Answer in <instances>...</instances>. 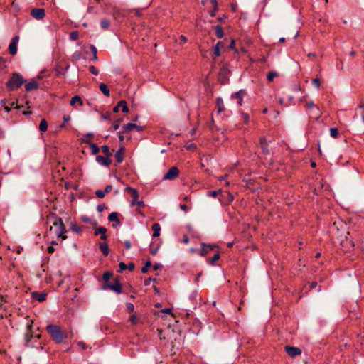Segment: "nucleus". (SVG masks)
Segmentation results:
<instances>
[{"label": "nucleus", "mask_w": 364, "mask_h": 364, "mask_svg": "<svg viewBox=\"0 0 364 364\" xmlns=\"http://www.w3.org/2000/svg\"><path fill=\"white\" fill-rule=\"evenodd\" d=\"M46 329L51 338L58 344L63 343L64 339L68 337L67 332L58 325H48Z\"/></svg>", "instance_id": "nucleus-1"}, {"label": "nucleus", "mask_w": 364, "mask_h": 364, "mask_svg": "<svg viewBox=\"0 0 364 364\" xmlns=\"http://www.w3.org/2000/svg\"><path fill=\"white\" fill-rule=\"evenodd\" d=\"M47 218L48 220L55 228L56 235L58 237H61L63 240H65L67 236L65 234L67 231L62 218L57 216L55 213H50Z\"/></svg>", "instance_id": "nucleus-2"}, {"label": "nucleus", "mask_w": 364, "mask_h": 364, "mask_svg": "<svg viewBox=\"0 0 364 364\" xmlns=\"http://www.w3.org/2000/svg\"><path fill=\"white\" fill-rule=\"evenodd\" d=\"M22 75L18 73H14L10 79L6 82V86L9 91L18 89L24 82Z\"/></svg>", "instance_id": "nucleus-3"}, {"label": "nucleus", "mask_w": 364, "mask_h": 364, "mask_svg": "<svg viewBox=\"0 0 364 364\" xmlns=\"http://www.w3.org/2000/svg\"><path fill=\"white\" fill-rule=\"evenodd\" d=\"M179 175V170L176 166L171 167L166 173L164 176V180H173L177 178Z\"/></svg>", "instance_id": "nucleus-4"}, {"label": "nucleus", "mask_w": 364, "mask_h": 364, "mask_svg": "<svg viewBox=\"0 0 364 364\" xmlns=\"http://www.w3.org/2000/svg\"><path fill=\"white\" fill-rule=\"evenodd\" d=\"M104 288L110 289L117 294H120L122 292V284L118 279H115L114 282L112 284H105Z\"/></svg>", "instance_id": "nucleus-5"}, {"label": "nucleus", "mask_w": 364, "mask_h": 364, "mask_svg": "<svg viewBox=\"0 0 364 364\" xmlns=\"http://www.w3.org/2000/svg\"><path fill=\"white\" fill-rule=\"evenodd\" d=\"M216 245H206L205 243L201 244V248L199 250V255L202 257L205 256L209 252L213 251L215 248H218Z\"/></svg>", "instance_id": "nucleus-6"}, {"label": "nucleus", "mask_w": 364, "mask_h": 364, "mask_svg": "<svg viewBox=\"0 0 364 364\" xmlns=\"http://www.w3.org/2000/svg\"><path fill=\"white\" fill-rule=\"evenodd\" d=\"M123 133L129 132L135 129L138 132H141L144 129V127L136 125L134 123H127V124H124L123 127Z\"/></svg>", "instance_id": "nucleus-7"}, {"label": "nucleus", "mask_w": 364, "mask_h": 364, "mask_svg": "<svg viewBox=\"0 0 364 364\" xmlns=\"http://www.w3.org/2000/svg\"><path fill=\"white\" fill-rule=\"evenodd\" d=\"M285 351L291 358H295L301 353V350L299 348L290 346H285Z\"/></svg>", "instance_id": "nucleus-8"}, {"label": "nucleus", "mask_w": 364, "mask_h": 364, "mask_svg": "<svg viewBox=\"0 0 364 364\" xmlns=\"http://www.w3.org/2000/svg\"><path fill=\"white\" fill-rule=\"evenodd\" d=\"M19 41V36H16L12 39L9 46V53L11 55H15L17 53V44Z\"/></svg>", "instance_id": "nucleus-9"}, {"label": "nucleus", "mask_w": 364, "mask_h": 364, "mask_svg": "<svg viewBox=\"0 0 364 364\" xmlns=\"http://www.w3.org/2000/svg\"><path fill=\"white\" fill-rule=\"evenodd\" d=\"M358 117H360L361 122L364 124V101H361L360 105L355 108L353 119H356Z\"/></svg>", "instance_id": "nucleus-10"}, {"label": "nucleus", "mask_w": 364, "mask_h": 364, "mask_svg": "<svg viewBox=\"0 0 364 364\" xmlns=\"http://www.w3.org/2000/svg\"><path fill=\"white\" fill-rule=\"evenodd\" d=\"M31 15L33 18L41 20L45 17L46 13L43 9L36 8L31 10Z\"/></svg>", "instance_id": "nucleus-11"}, {"label": "nucleus", "mask_w": 364, "mask_h": 364, "mask_svg": "<svg viewBox=\"0 0 364 364\" xmlns=\"http://www.w3.org/2000/svg\"><path fill=\"white\" fill-rule=\"evenodd\" d=\"M96 161L102 166H109L112 164V161L108 156H97Z\"/></svg>", "instance_id": "nucleus-12"}, {"label": "nucleus", "mask_w": 364, "mask_h": 364, "mask_svg": "<svg viewBox=\"0 0 364 364\" xmlns=\"http://www.w3.org/2000/svg\"><path fill=\"white\" fill-rule=\"evenodd\" d=\"M245 94V91L244 90H240L238 92H236L233 95H232V98L237 100V104L240 106L242 104L243 96Z\"/></svg>", "instance_id": "nucleus-13"}, {"label": "nucleus", "mask_w": 364, "mask_h": 364, "mask_svg": "<svg viewBox=\"0 0 364 364\" xmlns=\"http://www.w3.org/2000/svg\"><path fill=\"white\" fill-rule=\"evenodd\" d=\"M261 149L262 150V153L264 154H269V146L267 144V141L264 137H260L259 140Z\"/></svg>", "instance_id": "nucleus-14"}, {"label": "nucleus", "mask_w": 364, "mask_h": 364, "mask_svg": "<svg viewBox=\"0 0 364 364\" xmlns=\"http://www.w3.org/2000/svg\"><path fill=\"white\" fill-rule=\"evenodd\" d=\"M125 149L124 146H121L115 153L114 157L117 164H121L124 160V153Z\"/></svg>", "instance_id": "nucleus-15"}, {"label": "nucleus", "mask_w": 364, "mask_h": 364, "mask_svg": "<svg viewBox=\"0 0 364 364\" xmlns=\"http://www.w3.org/2000/svg\"><path fill=\"white\" fill-rule=\"evenodd\" d=\"M126 191L132 193V205H135V203L139 198V193L136 189L132 188V187H127L126 188Z\"/></svg>", "instance_id": "nucleus-16"}, {"label": "nucleus", "mask_w": 364, "mask_h": 364, "mask_svg": "<svg viewBox=\"0 0 364 364\" xmlns=\"http://www.w3.org/2000/svg\"><path fill=\"white\" fill-rule=\"evenodd\" d=\"M82 141L90 145L92 154H97L100 151L98 146L96 144L91 142L89 139H82Z\"/></svg>", "instance_id": "nucleus-17"}, {"label": "nucleus", "mask_w": 364, "mask_h": 364, "mask_svg": "<svg viewBox=\"0 0 364 364\" xmlns=\"http://www.w3.org/2000/svg\"><path fill=\"white\" fill-rule=\"evenodd\" d=\"M224 48V44L223 42L221 41H219L216 43V45L214 47V50H213V60L215 59L216 57H218L220 55V49L223 48Z\"/></svg>", "instance_id": "nucleus-18"}, {"label": "nucleus", "mask_w": 364, "mask_h": 364, "mask_svg": "<svg viewBox=\"0 0 364 364\" xmlns=\"http://www.w3.org/2000/svg\"><path fill=\"white\" fill-rule=\"evenodd\" d=\"M38 87V83L32 80L31 82L25 84V90L26 92L37 90Z\"/></svg>", "instance_id": "nucleus-19"}, {"label": "nucleus", "mask_w": 364, "mask_h": 364, "mask_svg": "<svg viewBox=\"0 0 364 364\" xmlns=\"http://www.w3.org/2000/svg\"><path fill=\"white\" fill-rule=\"evenodd\" d=\"M99 248H100V251L102 252V253L105 256H107L109 255V246H108L107 243H106V242H100L99 244Z\"/></svg>", "instance_id": "nucleus-20"}, {"label": "nucleus", "mask_w": 364, "mask_h": 364, "mask_svg": "<svg viewBox=\"0 0 364 364\" xmlns=\"http://www.w3.org/2000/svg\"><path fill=\"white\" fill-rule=\"evenodd\" d=\"M216 107L218 109V113H220L225 109L223 100L221 97H218L216 99Z\"/></svg>", "instance_id": "nucleus-21"}, {"label": "nucleus", "mask_w": 364, "mask_h": 364, "mask_svg": "<svg viewBox=\"0 0 364 364\" xmlns=\"http://www.w3.org/2000/svg\"><path fill=\"white\" fill-rule=\"evenodd\" d=\"M33 296L39 302H43L46 299V294L45 293L33 292Z\"/></svg>", "instance_id": "nucleus-22"}, {"label": "nucleus", "mask_w": 364, "mask_h": 364, "mask_svg": "<svg viewBox=\"0 0 364 364\" xmlns=\"http://www.w3.org/2000/svg\"><path fill=\"white\" fill-rule=\"evenodd\" d=\"M152 230L154 232L153 237H156L160 235L161 226L159 223H154L151 226Z\"/></svg>", "instance_id": "nucleus-23"}, {"label": "nucleus", "mask_w": 364, "mask_h": 364, "mask_svg": "<svg viewBox=\"0 0 364 364\" xmlns=\"http://www.w3.org/2000/svg\"><path fill=\"white\" fill-rule=\"evenodd\" d=\"M76 103H78L80 106L83 105V102L79 95H75L70 100V104L71 106H74Z\"/></svg>", "instance_id": "nucleus-24"}, {"label": "nucleus", "mask_w": 364, "mask_h": 364, "mask_svg": "<svg viewBox=\"0 0 364 364\" xmlns=\"http://www.w3.org/2000/svg\"><path fill=\"white\" fill-rule=\"evenodd\" d=\"M108 220L111 222H115L117 225H120V220L118 218V213L117 212L111 213L108 216Z\"/></svg>", "instance_id": "nucleus-25"}, {"label": "nucleus", "mask_w": 364, "mask_h": 364, "mask_svg": "<svg viewBox=\"0 0 364 364\" xmlns=\"http://www.w3.org/2000/svg\"><path fill=\"white\" fill-rule=\"evenodd\" d=\"M159 249V245L155 244L154 242H151L149 246V250L150 253L152 255H156L158 252V250Z\"/></svg>", "instance_id": "nucleus-26"}, {"label": "nucleus", "mask_w": 364, "mask_h": 364, "mask_svg": "<svg viewBox=\"0 0 364 364\" xmlns=\"http://www.w3.org/2000/svg\"><path fill=\"white\" fill-rule=\"evenodd\" d=\"M100 91L106 96V97H109L110 95V92H109V88L107 87V86L105 84V83H101L100 85Z\"/></svg>", "instance_id": "nucleus-27"}, {"label": "nucleus", "mask_w": 364, "mask_h": 364, "mask_svg": "<svg viewBox=\"0 0 364 364\" xmlns=\"http://www.w3.org/2000/svg\"><path fill=\"white\" fill-rule=\"evenodd\" d=\"M215 35L218 38H221L223 37L224 36V32H223V29L222 28L221 26L220 25H217L215 27Z\"/></svg>", "instance_id": "nucleus-28"}, {"label": "nucleus", "mask_w": 364, "mask_h": 364, "mask_svg": "<svg viewBox=\"0 0 364 364\" xmlns=\"http://www.w3.org/2000/svg\"><path fill=\"white\" fill-rule=\"evenodd\" d=\"M220 254L219 253H216L213 255V257L209 258L207 259V262L212 265V266H214L215 265V263L216 261H218L219 259H220Z\"/></svg>", "instance_id": "nucleus-29"}, {"label": "nucleus", "mask_w": 364, "mask_h": 364, "mask_svg": "<svg viewBox=\"0 0 364 364\" xmlns=\"http://www.w3.org/2000/svg\"><path fill=\"white\" fill-rule=\"evenodd\" d=\"M117 104L118 107L122 108L123 112L126 113L129 111V108L125 100H120Z\"/></svg>", "instance_id": "nucleus-30"}, {"label": "nucleus", "mask_w": 364, "mask_h": 364, "mask_svg": "<svg viewBox=\"0 0 364 364\" xmlns=\"http://www.w3.org/2000/svg\"><path fill=\"white\" fill-rule=\"evenodd\" d=\"M39 129L42 132H46L48 129V122L45 119H41L39 124Z\"/></svg>", "instance_id": "nucleus-31"}, {"label": "nucleus", "mask_w": 364, "mask_h": 364, "mask_svg": "<svg viewBox=\"0 0 364 364\" xmlns=\"http://www.w3.org/2000/svg\"><path fill=\"white\" fill-rule=\"evenodd\" d=\"M278 73H277L276 71H270L268 73L267 75V79L269 82H272L274 78L278 77Z\"/></svg>", "instance_id": "nucleus-32"}, {"label": "nucleus", "mask_w": 364, "mask_h": 364, "mask_svg": "<svg viewBox=\"0 0 364 364\" xmlns=\"http://www.w3.org/2000/svg\"><path fill=\"white\" fill-rule=\"evenodd\" d=\"M70 229L76 233H80L82 231V228L75 223L71 224Z\"/></svg>", "instance_id": "nucleus-33"}, {"label": "nucleus", "mask_w": 364, "mask_h": 364, "mask_svg": "<svg viewBox=\"0 0 364 364\" xmlns=\"http://www.w3.org/2000/svg\"><path fill=\"white\" fill-rule=\"evenodd\" d=\"M101 149L105 156L110 157L112 155V152L109 151V146H107V145H103L101 147Z\"/></svg>", "instance_id": "nucleus-34"}, {"label": "nucleus", "mask_w": 364, "mask_h": 364, "mask_svg": "<svg viewBox=\"0 0 364 364\" xmlns=\"http://www.w3.org/2000/svg\"><path fill=\"white\" fill-rule=\"evenodd\" d=\"M109 25H110V21L108 19L105 18L100 21V26L104 30L107 29L109 28Z\"/></svg>", "instance_id": "nucleus-35"}, {"label": "nucleus", "mask_w": 364, "mask_h": 364, "mask_svg": "<svg viewBox=\"0 0 364 364\" xmlns=\"http://www.w3.org/2000/svg\"><path fill=\"white\" fill-rule=\"evenodd\" d=\"M113 274L112 272L107 271L102 275V279L105 280V284H109V279L112 277Z\"/></svg>", "instance_id": "nucleus-36"}, {"label": "nucleus", "mask_w": 364, "mask_h": 364, "mask_svg": "<svg viewBox=\"0 0 364 364\" xmlns=\"http://www.w3.org/2000/svg\"><path fill=\"white\" fill-rule=\"evenodd\" d=\"M103 233H107V228L105 227H100L95 229L94 235L97 236L98 235H102Z\"/></svg>", "instance_id": "nucleus-37"}, {"label": "nucleus", "mask_w": 364, "mask_h": 364, "mask_svg": "<svg viewBox=\"0 0 364 364\" xmlns=\"http://www.w3.org/2000/svg\"><path fill=\"white\" fill-rule=\"evenodd\" d=\"M339 134V132H338V130L337 128H335V127H332L330 129V135L333 137V138H336L338 137Z\"/></svg>", "instance_id": "nucleus-38"}, {"label": "nucleus", "mask_w": 364, "mask_h": 364, "mask_svg": "<svg viewBox=\"0 0 364 364\" xmlns=\"http://www.w3.org/2000/svg\"><path fill=\"white\" fill-rule=\"evenodd\" d=\"M306 107L307 109L315 108L318 112H319L318 107L314 103L313 101H309L306 103Z\"/></svg>", "instance_id": "nucleus-39"}, {"label": "nucleus", "mask_w": 364, "mask_h": 364, "mask_svg": "<svg viewBox=\"0 0 364 364\" xmlns=\"http://www.w3.org/2000/svg\"><path fill=\"white\" fill-rule=\"evenodd\" d=\"M9 106L11 107V109H20L22 107H23V105H18L17 101L11 102Z\"/></svg>", "instance_id": "nucleus-40"}, {"label": "nucleus", "mask_w": 364, "mask_h": 364, "mask_svg": "<svg viewBox=\"0 0 364 364\" xmlns=\"http://www.w3.org/2000/svg\"><path fill=\"white\" fill-rule=\"evenodd\" d=\"M90 50H91V51L92 53V55H93L92 59H93V60H97V50L96 47L92 45L90 46Z\"/></svg>", "instance_id": "nucleus-41"}, {"label": "nucleus", "mask_w": 364, "mask_h": 364, "mask_svg": "<svg viewBox=\"0 0 364 364\" xmlns=\"http://www.w3.org/2000/svg\"><path fill=\"white\" fill-rule=\"evenodd\" d=\"M151 266V261L148 260L144 266L141 268V272L143 273H146L148 272V269Z\"/></svg>", "instance_id": "nucleus-42"}, {"label": "nucleus", "mask_w": 364, "mask_h": 364, "mask_svg": "<svg viewBox=\"0 0 364 364\" xmlns=\"http://www.w3.org/2000/svg\"><path fill=\"white\" fill-rule=\"evenodd\" d=\"M7 68L6 64V60L2 57H0V70H4Z\"/></svg>", "instance_id": "nucleus-43"}, {"label": "nucleus", "mask_w": 364, "mask_h": 364, "mask_svg": "<svg viewBox=\"0 0 364 364\" xmlns=\"http://www.w3.org/2000/svg\"><path fill=\"white\" fill-rule=\"evenodd\" d=\"M79 37L78 31H73L70 34V38L72 41H76Z\"/></svg>", "instance_id": "nucleus-44"}, {"label": "nucleus", "mask_w": 364, "mask_h": 364, "mask_svg": "<svg viewBox=\"0 0 364 364\" xmlns=\"http://www.w3.org/2000/svg\"><path fill=\"white\" fill-rule=\"evenodd\" d=\"M89 70L94 75H97L99 74V70L94 65H90L89 67Z\"/></svg>", "instance_id": "nucleus-45"}, {"label": "nucleus", "mask_w": 364, "mask_h": 364, "mask_svg": "<svg viewBox=\"0 0 364 364\" xmlns=\"http://www.w3.org/2000/svg\"><path fill=\"white\" fill-rule=\"evenodd\" d=\"M95 196L97 198H103L105 197V192L104 191H102V190H97L95 191Z\"/></svg>", "instance_id": "nucleus-46"}, {"label": "nucleus", "mask_w": 364, "mask_h": 364, "mask_svg": "<svg viewBox=\"0 0 364 364\" xmlns=\"http://www.w3.org/2000/svg\"><path fill=\"white\" fill-rule=\"evenodd\" d=\"M241 117L245 124L249 122L250 116L247 113L242 112Z\"/></svg>", "instance_id": "nucleus-47"}, {"label": "nucleus", "mask_w": 364, "mask_h": 364, "mask_svg": "<svg viewBox=\"0 0 364 364\" xmlns=\"http://www.w3.org/2000/svg\"><path fill=\"white\" fill-rule=\"evenodd\" d=\"M312 83H313V85L314 86L316 87L317 89H319V87L321 86V82H320V79L319 78H314V79H313Z\"/></svg>", "instance_id": "nucleus-48"}, {"label": "nucleus", "mask_w": 364, "mask_h": 364, "mask_svg": "<svg viewBox=\"0 0 364 364\" xmlns=\"http://www.w3.org/2000/svg\"><path fill=\"white\" fill-rule=\"evenodd\" d=\"M126 307H127V310L129 312H133L134 310V306L132 303H127V305H126Z\"/></svg>", "instance_id": "nucleus-49"}, {"label": "nucleus", "mask_w": 364, "mask_h": 364, "mask_svg": "<svg viewBox=\"0 0 364 364\" xmlns=\"http://www.w3.org/2000/svg\"><path fill=\"white\" fill-rule=\"evenodd\" d=\"M129 320H130V321L132 322V324H136L137 323V316H136V313L132 314L130 316Z\"/></svg>", "instance_id": "nucleus-50"}, {"label": "nucleus", "mask_w": 364, "mask_h": 364, "mask_svg": "<svg viewBox=\"0 0 364 364\" xmlns=\"http://www.w3.org/2000/svg\"><path fill=\"white\" fill-rule=\"evenodd\" d=\"M119 272H122L125 269H127V264L123 262H121L119 264Z\"/></svg>", "instance_id": "nucleus-51"}, {"label": "nucleus", "mask_w": 364, "mask_h": 364, "mask_svg": "<svg viewBox=\"0 0 364 364\" xmlns=\"http://www.w3.org/2000/svg\"><path fill=\"white\" fill-rule=\"evenodd\" d=\"M218 194V192L217 191H212L207 193L208 196H210L213 198H215Z\"/></svg>", "instance_id": "nucleus-52"}, {"label": "nucleus", "mask_w": 364, "mask_h": 364, "mask_svg": "<svg viewBox=\"0 0 364 364\" xmlns=\"http://www.w3.org/2000/svg\"><path fill=\"white\" fill-rule=\"evenodd\" d=\"M101 117L104 119H110L111 118V113L110 112H105L101 115Z\"/></svg>", "instance_id": "nucleus-53"}, {"label": "nucleus", "mask_w": 364, "mask_h": 364, "mask_svg": "<svg viewBox=\"0 0 364 364\" xmlns=\"http://www.w3.org/2000/svg\"><path fill=\"white\" fill-rule=\"evenodd\" d=\"M6 302H7L6 296L0 295V306H2Z\"/></svg>", "instance_id": "nucleus-54"}, {"label": "nucleus", "mask_w": 364, "mask_h": 364, "mask_svg": "<svg viewBox=\"0 0 364 364\" xmlns=\"http://www.w3.org/2000/svg\"><path fill=\"white\" fill-rule=\"evenodd\" d=\"M135 268V264L134 262H129L127 265V269H129V271H133Z\"/></svg>", "instance_id": "nucleus-55"}, {"label": "nucleus", "mask_w": 364, "mask_h": 364, "mask_svg": "<svg viewBox=\"0 0 364 364\" xmlns=\"http://www.w3.org/2000/svg\"><path fill=\"white\" fill-rule=\"evenodd\" d=\"M121 119H118L117 121H115L114 122V124H113V129L114 130H117L119 128V122H120Z\"/></svg>", "instance_id": "nucleus-56"}, {"label": "nucleus", "mask_w": 364, "mask_h": 364, "mask_svg": "<svg viewBox=\"0 0 364 364\" xmlns=\"http://www.w3.org/2000/svg\"><path fill=\"white\" fill-rule=\"evenodd\" d=\"M153 281V282H155L156 281V279L154 278H151V277H149V279H145L144 280V285L145 286H149L150 284V282Z\"/></svg>", "instance_id": "nucleus-57"}, {"label": "nucleus", "mask_w": 364, "mask_h": 364, "mask_svg": "<svg viewBox=\"0 0 364 364\" xmlns=\"http://www.w3.org/2000/svg\"><path fill=\"white\" fill-rule=\"evenodd\" d=\"M105 208V205L104 204L98 205L97 207V210L100 213L103 212Z\"/></svg>", "instance_id": "nucleus-58"}, {"label": "nucleus", "mask_w": 364, "mask_h": 364, "mask_svg": "<svg viewBox=\"0 0 364 364\" xmlns=\"http://www.w3.org/2000/svg\"><path fill=\"white\" fill-rule=\"evenodd\" d=\"M77 346H80L83 350L87 348V346L83 341H78Z\"/></svg>", "instance_id": "nucleus-59"}, {"label": "nucleus", "mask_w": 364, "mask_h": 364, "mask_svg": "<svg viewBox=\"0 0 364 364\" xmlns=\"http://www.w3.org/2000/svg\"><path fill=\"white\" fill-rule=\"evenodd\" d=\"M124 247H125L127 250H129V249L131 248V245H132V244H131V242H130V241H129V240H126V241L124 242Z\"/></svg>", "instance_id": "nucleus-60"}, {"label": "nucleus", "mask_w": 364, "mask_h": 364, "mask_svg": "<svg viewBox=\"0 0 364 364\" xmlns=\"http://www.w3.org/2000/svg\"><path fill=\"white\" fill-rule=\"evenodd\" d=\"M112 190V186L111 185L106 186L105 188V194L109 193Z\"/></svg>", "instance_id": "nucleus-61"}, {"label": "nucleus", "mask_w": 364, "mask_h": 364, "mask_svg": "<svg viewBox=\"0 0 364 364\" xmlns=\"http://www.w3.org/2000/svg\"><path fill=\"white\" fill-rule=\"evenodd\" d=\"M162 267H163L162 265L159 263H156L153 266L154 270H158V269H161Z\"/></svg>", "instance_id": "nucleus-62"}, {"label": "nucleus", "mask_w": 364, "mask_h": 364, "mask_svg": "<svg viewBox=\"0 0 364 364\" xmlns=\"http://www.w3.org/2000/svg\"><path fill=\"white\" fill-rule=\"evenodd\" d=\"M180 208L184 212H187L188 210V208L186 204H181Z\"/></svg>", "instance_id": "nucleus-63"}, {"label": "nucleus", "mask_w": 364, "mask_h": 364, "mask_svg": "<svg viewBox=\"0 0 364 364\" xmlns=\"http://www.w3.org/2000/svg\"><path fill=\"white\" fill-rule=\"evenodd\" d=\"M135 204H136L140 208H144L145 206V204L142 200L138 201L137 200Z\"/></svg>", "instance_id": "nucleus-64"}]
</instances>
